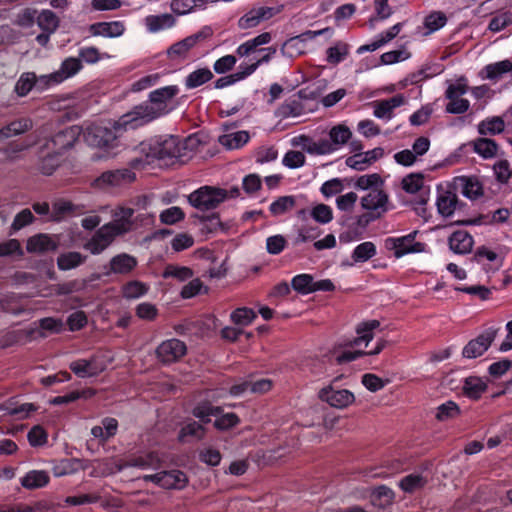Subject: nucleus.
Segmentation results:
<instances>
[{"mask_svg": "<svg viewBox=\"0 0 512 512\" xmlns=\"http://www.w3.org/2000/svg\"><path fill=\"white\" fill-rule=\"evenodd\" d=\"M177 86H166L152 91L149 100L135 106L130 112L120 117L119 125L141 127L167 113V101L177 95Z\"/></svg>", "mask_w": 512, "mask_h": 512, "instance_id": "1", "label": "nucleus"}, {"mask_svg": "<svg viewBox=\"0 0 512 512\" xmlns=\"http://www.w3.org/2000/svg\"><path fill=\"white\" fill-rule=\"evenodd\" d=\"M120 118L112 126H102L97 124L87 125L82 128V134L85 142L92 147L112 149L117 145V139L123 131L136 129L137 127L119 125Z\"/></svg>", "mask_w": 512, "mask_h": 512, "instance_id": "2", "label": "nucleus"}, {"mask_svg": "<svg viewBox=\"0 0 512 512\" xmlns=\"http://www.w3.org/2000/svg\"><path fill=\"white\" fill-rule=\"evenodd\" d=\"M182 146L177 137H159L146 143H141V151L145 153V163L157 160H170L179 158L181 154Z\"/></svg>", "mask_w": 512, "mask_h": 512, "instance_id": "3", "label": "nucleus"}, {"mask_svg": "<svg viewBox=\"0 0 512 512\" xmlns=\"http://www.w3.org/2000/svg\"><path fill=\"white\" fill-rule=\"evenodd\" d=\"M226 199V189L212 186H202L188 196L189 203L201 211L215 209Z\"/></svg>", "mask_w": 512, "mask_h": 512, "instance_id": "4", "label": "nucleus"}, {"mask_svg": "<svg viewBox=\"0 0 512 512\" xmlns=\"http://www.w3.org/2000/svg\"><path fill=\"white\" fill-rule=\"evenodd\" d=\"M82 134V127L73 125L66 127L55 133L46 143L47 149L52 153L61 155L64 151L71 148Z\"/></svg>", "mask_w": 512, "mask_h": 512, "instance_id": "5", "label": "nucleus"}, {"mask_svg": "<svg viewBox=\"0 0 512 512\" xmlns=\"http://www.w3.org/2000/svg\"><path fill=\"white\" fill-rule=\"evenodd\" d=\"M499 328L489 327L476 338L470 340L462 350V356L467 359H474L482 356L491 346L497 337Z\"/></svg>", "mask_w": 512, "mask_h": 512, "instance_id": "6", "label": "nucleus"}, {"mask_svg": "<svg viewBox=\"0 0 512 512\" xmlns=\"http://www.w3.org/2000/svg\"><path fill=\"white\" fill-rule=\"evenodd\" d=\"M417 231L402 237H389L385 240L387 249L394 250V256L401 258L408 253H419L425 251L426 245L421 242H415Z\"/></svg>", "mask_w": 512, "mask_h": 512, "instance_id": "7", "label": "nucleus"}, {"mask_svg": "<svg viewBox=\"0 0 512 512\" xmlns=\"http://www.w3.org/2000/svg\"><path fill=\"white\" fill-rule=\"evenodd\" d=\"M187 351L186 344L176 338L163 341L156 349V356L163 364H170L181 359Z\"/></svg>", "mask_w": 512, "mask_h": 512, "instance_id": "8", "label": "nucleus"}, {"mask_svg": "<svg viewBox=\"0 0 512 512\" xmlns=\"http://www.w3.org/2000/svg\"><path fill=\"white\" fill-rule=\"evenodd\" d=\"M145 481H151L165 489H182L187 484L186 474L180 470L162 471L144 476Z\"/></svg>", "mask_w": 512, "mask_h": 512, "instance_id": "9", "label": "nucleus"}, {"mask_svg": "<svg viewBox=\"0 0 512 512\" xmlns=\"http://www.w3.org/2000/svg\"><path fill=\"white\" fill-rule=\"evenodd\" d=\"M319 398L328 403L331 407L343 409L354 401V395L347 389L336 390L331 385L322 388L318 394Z\"/></svg>", "mask_w": 512, "mask_h": 512, "instance_id": "10", "label": "nucleus"}, {"mask_svg": "<svg viewBox=\"0 0 512 512\" xmlns=\"http://www.w3.org/2000/svg\"><path fill=\"white\" fill-rule=\"evenodd\" d=\"M402 188L407 193L420 192L417 204L424 206L429 200V188L424 187V177L421 173H411L402 179Z\"/></svg>", "mask_w": 512, "mask_h": 512, "instance_id": "11", "label": "nucleus"}, {"mask_svg": "<svg viewBox=\"0 0 512 512\" xmlns=\"http://www.w3.org/2000/svg\"><path fill=\"white\" fill-rule=\"evenodd\" d=\"M137 259L127 253H120L111 258L109 264L104 266L106 270L104 275L109 276L111 274H122L126 275L132 272L137 266Z\"/></svg>", "mask_w": 512, "mask_h": 512, "instance_id": "12", "label": "nucleus"}, {"mask_svg": "<svg viewBox=\"0 0 512 512\" xmlns=\"http://www.w3.org/2000/svg\"><path fill=\"white\" fill-rule=\"evenodd\" d=\"M71 371L80 378L97 376L105 369V365L99 362L98 357L92 356L89 359H78L70 363Z\"/></svg>", "mask_w": 512, "mask_h": 512, "instance_id": "13", "label": "nucleus"}, {"mask_svg": "<svg viewBox=\"0 0 512 512\" xmlns=\"http://www.w3.org/2000/svg\"><path fill=\"white\" fill-rule=\"evenodd\" d=\"M135 179V174L127 168L111 170L103 172L96 180L98 187L105 186H120L123 184L131 183Z\"/></svg>", "mask_w": 512, "mask_h": 512, "instance_id": "14", "label": "nucleus"}, {"mask_svg": "<svg viewBox=\"0 0 512 512\" xmlns=\"http://www.w3.org/2000/svg\"><path fill=\"white\" fill-rule=\"evenodd\" d=\"M115 238L109 232L105 225L101 226L95 231L93 236L84 244V249L88 250L93 255H99L106 250Z\"/></svg>", "mask_w": 512, "mask_h": 512, "instance_id": "15", "label": "nucleus"}, {"mask_svg": "<svg viewBox=\"0 0 512 512\" xmlns=\"http://www.w3.org/2000/svg\"><path fill=\"white\" fill-rule=\"evenodd\" d=\"M58 241L48 234L39 233L27 240L26 250L29 253L45 254L57 250Z\"/></svg>", "mask_w": 512, "mask_h": 512, "instance_id": "16", "label": "nucleus"}, {"mask_svg": "<svg viewBox=\"0 0 512 512\" xmlns=\"http://www.w3.org/2000/svg\"><path fill=\"white\" fill-rule=\"evenodd\" d=\"M388 202V195L378 189H371L370 192L362 197L361 206L363 209L373 211L375 213L381 212V215L387 211L386 204Z\"/></svg>", "mask_w": 512, "mask_h": 512, "instance_id": "17", "label": "nucleus"}, {"mask_svg": "<svg viewBox=\"0 0 512 512\" xmlns=\"http://www.w3.org/2000/svg\"><path fill=\"white\" fill-rule=\"evenodd\" d=\"M89 31L93 36L115 38L124 34L125 25L122 21L96 22L89 26Z\"/></svg>", "mask_w": 512, "mask_h": 512, "instance_id": "18", "label": "nucleus"}, {"mask_svg": "<svg viewBox=\"0 0 512 512\" xmlns=\"http://www.w3.org/2000/svg\"><path fill=\"white\" fill-rule=\"evenodd\" d=\"M448 244L455 254L465 255L471 252L474 240L467 231L458 230L451 234Z\"/></svg>", "mask_w": 512, "mask_h": 512, "instance_id": "19", "label": "nucleus"}, {"mask_svg": "<svg viewBox=\"0 0 512 512\" xmlns=\"http://www.w3.org/2000/svg\"><path fill=\"white\" fill-rule=\"evenodd\" d=\"M33 128V121L28 117L15 119L0 129V142L24 134Z\"/></svg>", "mask_w": 512, "mask_h": 512, "instance_id": "20", "label": "nucleus"}, {"mask_svg": "<svg viewBox=\"0 0 512 512\" xmlns=\"http://www.w3.org/2000/svg\"><path fill=\"white\" fill-rule=\"evenodd\" d=\"M0 410L4 411L5 414L14 416L17 420H22L27 418L32 411H35L36 407L32 403H19L18 399L13 397L0 404Z\"/></svg>", "mask_w": 512, "mask_h": 512, "instance_id": "21", "label": "nucleus"}, {"mask_svg": "<svg viewBox=\"0 0 512 512\" xmlns=\"http://www.w3.org/2000/svg\"><path fill=\"white\" fill-rule=\"evenodd\" d=\"M380 326V322L378 320H369L362 322L357 325L356 332L357 337H355L352 341L346 343V346H360L362 343L367 346L369 342L373 339V331Z\"/></svg>", "mask_w": 512, "mask_h": 512, "instance_id": "22", "label": "nucleus"}, {"mask_svg": "<svg viewBox=\"0 0 512 512\" xmlns=\"http://www.w3.org/2000/svg\"><path fill=\"white\" fill-rule=\"evenodd\" d=\"M405 98L403 95L398 94L389 99L375 101L374 102V116L377 118H388L392 117V111L403 105Z\"/></svg>", "mask_w": 512, "mask_h": 512, "instance_id": "23", "label": "nucleus"}, {"mask_svg": "<svg viewBox=\"0 0 512 512\" xmlns=\"http://www.w3.org/2000/svg\"><path fill=\"white\" fill-rule=\"evenodd\" d=\"M144 23L150 33H157L161 30L173 27L176 24V18L169 13L148 15L145 17Z\"/></svg>", "mask_w": 512, "mask_h": 512, "instance_id": "24", "label": "nucleus"}, {"mask_svg": "<svg viewBox=\"0 0 512 512\" xmlns=\"http://www.w3.org/2000/svg\"><path fill=\"white\" fill-rule=\"evenodd\" d=\"M81 212L82 210L78 205H75L70 201L58 200L52 205L50 220L59 222L66 216L79 214Z\"/></svg>", "mask_w": 512, "mask_h": 512, "instance_id": "25", "label": "nucleus"}, {"mask_svg": "<svg viewBox=\"0 0 512 512\" xmlns=\"http://www.w3.org/2000/svg\"><path fill=\"white\" fill-rule=\"evenodd\" d=\"M49 480L50 477L46 471L31 470L20 479V483L24 488L34 490L45 487Z\"/></svg>", "mask_w": 512, "mask_h": 512, "instance_id": "26", "label": "nucleus"}, {"mask_svg": "<svg viewBox=\"0 0 512 512\" xmlns=\"http://www.w3.org/2000/svg\"><path fill=\"white\" fill-rule=\"evenodd\" d=\"M351 136L352 132L347 126L338 124L330 129L329 138L326 139V141L330 144L331 148H333L334 152L345 145L350 140Z\"/></svg>", "mask_w": 512, "mask_h": 512, "instance_id": "27", "label": "nucleus"}, {"mask_svg": "<svg viewBox=\"0 0 512 512\" xmlns=\"http://www.w3.org/2000/svg\"><path fill=\"white\" fill-rule=\"evenodd\" d=\"M459 204L458 197L452 191H442L437 197V209L438 212L444 216H451Z\"/></svg>", "mask_w": 512, "mask_h": 512, "instance_id": "28", "label": "nucleus"}, {"mask_svg": "<svg viewBox=\"0 0 512 512\" xmlns=\"http://www.w3.org/2000/svg\"><path fill=\"white\" fill-rule=\"evenodd\" d=\"M160 458L157 453L150 452L145 455L134 456L127 459L124 467H137L140 469H158L160 467Z\"/></svg>", "mask_w": 512, "mask_h": 512, "instance_id": "29", "label": "nucleus"}, {"mask_svg": "<svg viewBox=\"0 0 512 512\" xmlns=\"http://www.w3.org/2000/svg\"><path fill=\"white\" fill-rule=\"evenodd\" d=\"M86 259V255H83L80 252L70 251L58 256L57 266L61 271H68L81 266L85 263Z\"/></svg>", "mask_w": 512, "mask_h": 512, "instance_id": "30", "label": "nucleus"}, {"mask_svg": "<svg viewBox=\"0 0 512 512\" xmlns=\"http://www.w3.org/2000/svg\"><path fill=\"white\" fill-rule=\"evenodd\" d=\"M247 131H238L219 136L218 142L229 150L239 149L249 141Z\"/></svg>", "mask_w": 512, "mask_h": 512, "instance_id": "31", "label": "nucleus"}, {"mask_svg": "<svg viewBox=\"0 0 512 512\" xmlns=\"http://www.w3.org/2000/svg\"><path fill=\"white\" fill-rule=\"evenodd\" d=\"M300 140L303 142V150H305L309 154L326 155L333 153V148H331L330 144H328L326 139L314 141L307 136H301Z\"/></svg>", "mask_w": 512, "mask_h": 512, "instance_id": "32", "label": "nucleus"}, {"mask_svg": "<svg viewBox=\"0 0 512 512\" xmlns=\"http://www.w3.org/2000/svg\"><path fill=\"white\" fill-rule=\"evenodd\" d=\"M487 384L484 380L476 376L467 377L464 380L463 391L471 399H478L486 390Z\"/></svg>", "mask_w": 512, "mask_h": 512, "instance_id": "33", "label": "nucleus"}, {"mask_svg": "<svg viewBox=\"0 0 512 512\" xmlns=\"http://www.w3.org/2000/svg\"><path fill=\"white\" fill-rule=\"evenodd\" d=\"M221 413V407L213 406L209 402L199 403L192 410V414L204 424L211 422V416H219Z\"/></svg>", "mask_w": 512, "mask_h": 512, "instance_id": "34", "label": "nucleus"}, {"mask_svg": "<svg viewBox=\"0 0 512 512\" xmlns=\"http://www.w3.org/2000/svg\"><path fill=\"white\" fill-rule=\"evenodd\" d=\"M81 68V61L77 58L70 57L62 62L60 69L54 72V77L57 78L58 81L63 82L65 79L75 75Z\"/></svg>", "mask_w": 512, "mask_h": 512, "instance_id": "35", "label": "nucleus"}, {"mask_svg": "<svg viewBox=\"0 0 512 512\" xmlns=\"http://www.w3.org/2000/svg\"><path fill=\"white\" fill-rule=\"evenodd\" d=\"M474 151L485 159L497 155L498 145L490 138H478L473 142Z\"/></svg>", "mask_w": 512, "mask_h": 512, "instance_id": "36", "label": "nucleus"}, {"mask_svg": "<svg viewBox=\"0 0 512 512\" xmlns=\"http://www.w3.org/2000/svg\"><path fill=\"white\" fill-rule=\"evenodd\" d=\"M377 253L376 246L373 242L366 241L357 245L351 255L354 263H363L370 260Z\"/></svg>", "mask_w": 512, "mask_h": 512, "instance_id": "37", "label": "nucleus"}, {"mask_svg": "<svg viewBox=\"0 0 512 512\" xmlns=\"http://www.w3.org/2000/svg\"><path fill=\"white\" fill-rule=\"evenodd\" d=\"M36 83L37 76L34 72H24L17 80L14 91L19 97H25L33 88H35Z\"/></svg>", "mask_w": 512, "mask_h": 512, "instance_id": "38", "label": "nucleus"}, {"mask_svg": "<svg viewBox=\"0 0 512 512\" xmlns=\"http://www.w3.org/2000/svg\"><path fill=\"white\" fill-rule=\"evenodd\" d=\"M505 123L499 116L487 118L478 124L480 135H495L504 131Z\"/></svg>", "mask_w": 512, "mask_h": 512, "instance_id": "39", "label": "nucleus"}, {"mask_svg": "<svg viewBox=\"0 0 512 512\" xmlns=\"http://www.w3.org/2000/svg\"><path fill=\"white\" fill-rule=\"evenodd\" d=\"M253 67H244V65L239 66V71L236 73L230 74L228 76L221 77L215 81V88L222 89L227 86H230L240 80L245 79L249 75L253 73Z\"/></svg>", "mask_w": 512, "mask_h": 512, "instance_id": "40", "label": "nucleus"}, {"mask_svg": "<svg viewBox=\"0 0 512 512\" xmlns=\"http://www.w3.org/2000/svg\"><path fill=\"white\" fill-rule=\"evenodd\" d=\"M36 22L42 31H47L48 33H54L59 26V19L51 10H43L37 13Z\"/></svg>", "mask_w": 512, "mask_h": 512, "instance_id": "41", "label": "nucleus"}, {"mask_svg": "<svg viewBox=\"0 0 512 512\" xmlns=\"http://www.w3.org/2000/svg\"><path fill=\"white\" fill-rule=\"evenodd\" d=\"M512 71V62L508 59L489 64L484 67L483 72L486 73V78L490 80H498L504 74Z\"/></svg>", "mask_w": 512, "mask_h": 512, "instance_id": "42", "label": "nucleus"}, {"mask_svg": "<svg viewBox=\"0 0 512 512\" xmlns=\"http://www.w3.org/2000/svg\"><path fill=\"white\" fill-rule=\"evenodd\" d=\"M213 78V73L208 68H200L191 72L185 79V85L188 89H193L203 85Z\"/></svg>", "mask_w": 512, "mask_h": 512, "instance_id": "43", "label": "nucleus"}, {"mask_svg": "<svg viewBox=\"0 0 512 512\" xmlns=\"http://www.w3.org/2000/svg\"><path fill=\"white\" fill-rule=\"evenodd\" d=\"M295 204L296 198L294 196H281L270 204L269 211L273 216H280L291 210Z\"/></svg>", "mask_w": 512, "mask_h": 512, "instance_id": "44", "label": "nucleus"}, {"mask_svg": "<svg viewBox=\"0 0 512 512\" xmlns=\"http://www.w3.org/2000/svg\"><path fill=\"white\" fill-rule=\"evenodd\" d=\"M394 499V492L388 488L387 486H379L377 487L372 495H371V501L373 505L379 506L382 508L387 507L393 502Z\"/></svg>", "mask_w": 512, "mask_h": 512, "instance_id": "45", "label": "nucleus"}, {"mask_svg": "<svg viewBox=\"0 0 512 512\" xmlns=\"http://www.w3.org/2000/svg\"><path fill=\"white\" fill-rule=\"evenodd\" d=\"M427 479L420 474H409L401 479L399 485L404 492L413 493L423 488Z\"/></svg>", "mask_w": 512, "mask_h": 512, "instance_id": "46", "label": "nucleus"}, {"mask_svg": "<svg viewBox=\"0 0 512 512\" xmlns=\"http://www.w3.org/2000/svg\"><path fill=\"white\" fill-rule=\"evenodd\" d=\"M462 193L469 199H477L483 194L482 185L475 177L462 178Z\"/></svg>", "mask_w": 512, "mask_h": 512, "instance_id": "47", "label": "nucleus"}, {"mask_svg": "<svg viewBox=\"0 0 512 512\" xmlns=\"http://www.w3.org/2000/svg\"><path fill=\"white\" fill-rule=\"evenodd\" d=\"M205 433L206 429L202 424L196 421H192L181 428L179 433V439L181 441H184L186 437L190 436L196 440H201L205 436Z\"/></svg>", "mask_w": 512, "mask_h": 512, "instance_id": "48", "label": "nucleus"}, {"mask_svg": "<svg viewBox=\"0 0 512 512\" xmlns=\"http://www.w3.org/2000/svg\"><path fill=\"white\" fill-rule=\"evenodd\" d=\"M104 225L109 230V232L114 236V238L122 236L134 229V222H129L119 217H115L113 221L106 223Z\"/></svg>", "mask_w": 512, "mask_h": 512, "instance_id": "49", "label": "nucleus"}, {"mask_svg": "<svg viewBox=\"0 0 512 512\" xmlns=\"http://www.w3.org/2000/svg\"><path fill=\"white\" fill-rule=\"evenodd\" d=\"M291 285L295 291L301 294H309L313 292L314 280L310 274H300L293 277Z\"/></svg>", "mask_w": 512, "mask_h": 512, "instance_id": "50", "label": "nucleus"}, {"mask_svg": "<svg viewBox=\"0 0 512 512\" xmlns=\"http://www.w3.org/2000/svg\"><path fill=\"white\" fill-rule=\"evenodd\" d=\"M460 414L458 405L453 401H447L437 407L436 419L439 421H447L456 418Z\"/></svg>", "mask_w": 512, "mask_h": 512, "instance_id": "51", "label": "nucleus"}, {"mask_svg": "<svg viewBox=\"0 0 512 512\" xmlns=\"http://www.w3.org/2000/svg\"><path fill=\"white\" fill-rule=\"evenodd\" d=\"M35 217L30 209L26 208L17 213L10 227V235L33 223Z\"/></svg>", "mask_w": 512, "mask_h": 512, "instance_id": "52", "label": "nucleus"}, {"mask_svg": "<svg viewBox=\"0 0 512 512\" xmlns=\"http://www.w3.org/2000/svg\"><path fill=\"white\" fill-rule=\"evenodd\" d=\"M447 22L446 15L441 11H434L425 17L424 26L428 33H433L442 28Z\"/></svg>", "mask_w": 512, "mask_h": 512, "instance_id": "53", "label": "nucleus"}, {"mask_svg": "<svg viewBox=\"0 0 512 512\" xmlns=\"http://www.w3.org/2000/svg\"><path fill=\"white\" fill-rule=\"evenodd\" d=\"M193 275L192 270L184 266L167 265L164 272V278H176L180 281H185Z\"/></svg>", "mask_w": 512, "mask_h": 512, "instance_id": "54", "label": "nucleus"}, {"mask_svg": "<svg viewBox=\"0 0 512 512\" xmlns=\"http://www.w3.org/2000/svg\"><path fill=\"white\" fill-rule=\"evenodd\" d=\"M512 24V13L509 11L493 16L489 22V30L499 32Z\"/></svg>", "mask_w": 512, "mask_h": 512, "instance_id": "55", "label": "nucleus"}, {"mask_svg": "<svg viewBox=\"0 0 512 512\" xmlns=\"http://www.w3.org/2000/svg\"><path fill=\"white\" fill-rule=\"evenodd\" d=\"M311 217L320 224H327L333 219L330 206L326 204L316 205L310 212Z\"/></svg>", "mask_w": 512, "mask_h": 512, "instance_id": "56", "label": "nucleus"}, {"mask_svg": "<svg viewBox=\"0 0 512 512\" xmlns=\"http://www.w3.org/2000/svg\"><path fill=\"white\" fill-rule=\"evenodd\" d=\"M348 54V45L345 43H337L335 46L328 48L327 61L331 64H338L344 60Z\"/></svg>", "mask_w": 512, "mask_h": 512, "instance_id": "57", "label": "nucleus"}, {"mask_svg": "<svg viewBox=\"0 0 512 512\" xmlns=\"http://www.w3.org/2000/svg\"><path fill=\"white\" fill-rule=\"evenodd\" d=\"M382 183L383 180L380 175L373 173L360 176L355 183V187L361 190L374 189L378 188Z\"/></svg>", "mask_w": 512, "mask_h": 512, "instance_id": "58", "label": "nucleus"}, {"mask_svg": "<svg viewBox=\"0 0 512 512\" xmlns=\"http://www.w3.org/2000/svg\"><path fill=\"white\" fill-rule=\"evenodd\" d=\"M185 214L180 207L173 206L168 209H165L160 214V220L162 223L167 225H173L181 220H183Z\"/></svg>", "mask_w": 512, "mask_h": 512, "instance_id": "59", "label": "nucleus"}, {"mask_svg": "<svg viewBox=\"0 0 512 512\" xmlns=\"http://www.w3.org/2000/svg\"><path fill=\"white\" fill-rule=\"evenodd\" d=\"M12 255H18L19 257L24 255L19 240L9 239L0 243V257H7Z\"/></svg>", "mask_w": 512, "mask_h": 512, "instance_id": "60", "label": "nucleus"}, {"mask_svg": "<svg viewBox=\"0 0 512 512\" xmlns=\"http://www.w3.org/2000/svg\"><path fill=\"white\" fill-rule=\"evenodd\" d=\"M256 318V314L249 308H238L231 314V319L235 324L248 325Z\"/></svg>", "mask_w": 512, "mask_h": 512, "instance_id": "61", "label": "nucleus"}, {"mask_svg": "<svg viewBox=\"0 0 512 512\" xmlns=\"http://www.w3.org/2000/svg\"><path fill=\"white\" fill-rule=\"evenodd\" d=\"M214 427L218 430L225 431L239 423V418L235 413H226L216 416Z\"/></svg>", "mask_w": 512, "mask_h": 512, "instance_id": "62", "label": "nucleus"}, {"mask_svg": "<svg viewBox=\"0 0 512 512\" xmlns=\"http://www.w3.org/2000/svg\"><path fill=\"white\" fill-rule=\"evenodd\" d=\"M148 288L139 281H131L123 287V295L128 299L139 298L147 292Z\"/></svg>", "mask_w": 512, "mask_h": 512, "instance_id": "63", "label": "nucleus"}, {"mask_svg": "<svg viewBox=\"0 0 512 512\" xmlns=\"http://www.w3.org/2000/svg\"><path fill=\"white\" fill-rule=\"evenodd\" d=\"M282 163L291 169L299 168L305 163V155L300 151L290 150L284 155Z\"/></svg>", "mask_w": 512, "mask_h": 512, "instance_id": "64", "label": "nucleus"}]
</instances>
